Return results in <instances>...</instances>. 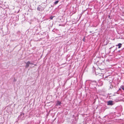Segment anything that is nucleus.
I'll return each instance as SVG.
<instances>
[{"label":"nucleus","instance_id":"obj_14","mask_svg":"<svg viewBox=\"0 0 124 124\" xmlns=\"http://www.w3.org/2000/svg\"><path fill=\"white\" fill-rule=\"evenodd\" d=\"M114 47V46H112L111 47L109 48V49H110L112 48L113 47Z\"/></svg>","mask_w":124,"mask_h":124},{"label":"nucleus","instance_id":"obj_9","mask_svg":"<svg viewBox=\"0 0 124 124\" xmlns=\"http://www.w3.org/2000/svg\"><path fill=\"white\" fill-rule=\"evenodd\" d=\"M121 88L123 90H124V86H122Z\"/></svg>","mask_w":124,"mask_h":124},{"label":"nucleus","instance_id":"obj_17","mask_svg":"<svg viewBox=\"0 0 124 124\" xmlns=\"http://www.w3.org/2000/svg\"><path fill=\"white\" fill-rule=\"evenodd\" d=\"M115 50L113 52H114L115 51Z\"/></svg>","mask_w":124,"mask_h":124},{"label":"nucleus","instance_id":"obj_6","mask_svg":"<svg viewBox=\"0 0 124 124\" xmlns=\"http://www.w3.org/2000/svg\"><path fill=\"white\" fill-rule=\"evenodd\" d=\"M61 103V102L59 101H57L56 103V105L58 106V105H60Z\"/></svg>","mask_w":124,"mask_h":124},{"label":"nucleus","instance_id":"obj_2","mask_svg":"<svg viewBox=\"0 0 124 124\" xmlns=\"http://www.w3.org/2000/svg\"><path fill=\"white\" fill-rule=\"evenodd\" d=\"M19 119H20L21 120H23L25 119V117H24V114L23 113H21L20 115L19 116Z\"/></svg>","mask_w":124,"mask_h":124},{"label":"nucleus","instance_id":"obj_13","mask_svg":"<svg viewBox=\"0 0 124 124\" xmlns=\"http://www.w3.org/2000/svg\"><path fill=\"white\" fill-rule=\"evenodd\" d=\"M109 82H110V85H111V83L112 81H111L110 80V81H109Z\"/></svg>","mask_w":124,"mask_h":124},{"label":"nucleus","instance_id":"obj_3","mask_svg":"<svg viewBox=\"0 0 124 124\" xmlns=\"http://www.w3.org/2000/svg\"><path fill=\"white\" fill-rule=\"evenodd\" d=\"M107 105L112 106L114 104L113 102L111 101H109L107 102Z\"/></svg>","mask_w":124,"mask_h":124},{"label":"nucleus","instance_id":"obj_11","mask_svg":"<svg viewBox=\"0 0 124 124\" xmlns=\"http://www.w3.org/2000/svg\"><path fill=\"white\" fill-rule=\"evenodd\" d=\"M16 81V80L15 79V78H14V80H13V81L14 82H15Z\"/></svg>","mask_w":124,"mask_h":124},{"label":"nucleus","instance_id":"obj_8","mask_svg":"<svg viewBox=\"0 0 124 124\" xmlns=\"http://www.w3.org/2000/svg\"><path fill=\"white\" fill-rule=\"evenodd\" d=\"M59 2V1L58 0H57L55 1L54 3V5H56Z\"/></svg>","mask_w":124,"mask_h":124},{"label":"nucleus","instance_id":"obj_15","mask_svg":"<svg viewBox=\"0 0 124 124\" xmlns=\"http://www.w3.org/2000/svg\"><path fill=\"white\" fill-rule=\"evenodd\" d=\"M121 90V89H119V90Z\"/></svg>","mask_w":124,"mask_h":124},{"label":"nucleus","instance_id":"obj_16","mask_svg":"<svg viewBox=\"0 0 124 124\" xmlns=\"http://www.w3.org/2000/svg\"><path fill=\"white\" fill-rule=\"evenodd\" d=\"M120 50H119V51H118V52H120Z\"/></svg>","mask_w":124,"mask_h":124},{"label":"nucleus","instance_id":"obj_12","mask_svg":"<svg viewBox=\"0 0 124 124\" xmlns=\"http://www.w3.org/2000/svg\"><path fill=\"white\" fill-rule=\"evenodd\" d=\"M53 17H52V16H51V17H50V19H51V20L52 19H53Z\"/></svg>","mask_w":124,"mask_h":124},{"label":"nucleus","instance_id":"obj_10","mask_svg":"<svg viewBox=\"0 0 124 124\" xmlns=\"http://www.w3.org/2000/svg\"><path fill=\"white\" fill-rule=\"evenodd\" d=\"M108 18H109L110 19H111V17L110 16H108Z\"/></svg>","mask_w":124,"mask_h":124},{"label":"nucleus","instance_id":"obj_4","mask_svg":"<svg viewBox=\"0 0 124 124\" xmlns=\"http://www.w3.org/2000/svg\"><path fill=\"white\" fill-rule=\"evenodd\" d=\"M43 9V8L41 6H39L37 8V10L39 11H42Z\"/></svg>","mask_w":124,"mask_h":124},{"label":"nucleus","instance_id":"obj_7","mask_svg":"<svg viewBox=\"0 0 124 124\" xmlns=\"http://www.w3.org/2000/svg\"><path fill=\"white\" fill-rule=\"evenodd\" d=\"M122 45V44L119 43L117 45H116V46H118V48H120L121 47Z\"/></svg>","mask_w":124,"mask_h":124},{"label":"nucleus","instance_id":"obj_5","mask_svg":"<svg viewBox=\"0 0 124 124\" xmlns=\"http://www.w3.org/2000/svg\"><path fill=\"white\" fill-rule=\"evenodd\" d=\"M97 84V83L95 81H92L90 83V85H96Z\"/></svg>","mask_w":124,"mask_h":124},{"label":"nucleus","instance_id":"obj_1","mask_svg":"<svg viewBox=\"0 0 124 124\" xmlns=\"http://www.w3.org/2000/svg\"><path fill=\"white\" fill-rule=\"evenodd\" d=\"M25 63L26 64V65L25 66L26 68H28L30 64H33V63L29 61H28L27 62H25Z\"/></svg>","mask_w":124,"mask_h":124}]
</instances>
